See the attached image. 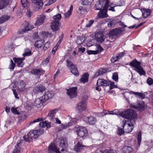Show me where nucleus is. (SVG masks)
I'll use <instances>...</instances> for the list:
<instances>
[{
    "label": "nucleus",
    "mask_w": 153,
    "mask_h": 153,
    "mask_svg": "<svg viewBox=\"0 0 153 153\" xmlns=\"http://www.w3.org/2000/svg\"><path fill=\"white\" fill-rule=\"evenodd\" d=\"M94 21L93 20H91L89 21L88 24H86L85 26V27H90L93 23Z\"/></svg>",
    "instance_id": "4d7b16f0"
},
{
    "label": "nucleus",
    "mask_w": 153,
    "mask_h": 153,
    "mask_svg": "<svg viewBox=\"0 0 153 153\" xmlns=\"http://www.w3.org/2000/svg\"><path fill=\"white\" fill-rule=\"evenodd\" d=\"M45 71L42 68H33L31 69L30 73L31 74L36 76L39 77L45 73Z\"/></svg>",
    "instance_id": "9d476101"
},
{
    "label": "nucleus",
    "mask_w": 153,
    "mask_h": 153,
    "mask_svg": "<svg viewBox=\"0 0 153 153\" xmlns=\"http://www.w3.org/2000/svg\"><path fill=\"white\" fill-rule=\"evenodd\" d=\"M130 106L131 108L139 110H143L144 108V103L143 101L138 102L136 104H131L130 105Z\"/></svg>",
    "instance_id": "f8f14e48"
},
{
    "label": "nucleus",
    "mask_w": 153,
    "mask_h": 153,
    "mask_svg": "<svg viewBox=\"0 0 153 153\" xmlns=\"http://www.w3.org/2000/svg\"><path fill=\"white\" fill-rule=\"evenodd\" d=\"M45 19V16H44L38 18L36 22L35 23V25L36 26H39L42 24L44 22Z\"/></svg>",
    "instance_id": "a878e982"
},
{
    "label": "nucleus",
    "mask_w": 153,
    "mask_h": 153,
    "mask_svg": "<svg viewBox=\"0 0 153 153\" xmlns=\"http://www.w3.org/2000/svg\"><path fill=\"white\" fill-rule=\"evenodd\" d=\"M124 132H125L121 128H119L118 130L117 134L120 136L122 135Z\"/></svg>",
    "instance_id": "5fc2aeb1"
},
{
    "label": "nucleus",
    "mask_w": 153,
    "mask_h": 153,
    "mask_svg": "<svg viewBox=\"0 0 153 153\" xmlns=\"http://www.w3.org/2000/svg\"><path fill=\"white\" fill-rule=\"evenodd\" d=\"M103 153H117V152L114 150L107 149L105 150Z\"/></svg>",
    "instance_id": "49530a36"
},
{
    "label": "nucleus",
    "mask_w": 153,
    "mask_h": 153,
    "mask_svg": "<svg viewBox=\"0 0 153 153\" xmlns=\"http://www.w3.org/2000/svg\"><path fill=\"white\" fill-rule=\"evenodd\" d=\"M118 73L117 72H115L113 74L112 79L114 80L115 82H118Z\"/></svg>",
    "instance_id": "79ce46f5"
},
{
    "label": "nucleus",
    "mask_w": 153,
    "mask_h": 153,
    "mask_svg": "<svg viewBox=\"0 0 153 153\" xmlns=\"http://www.w3.org/2000/svg\"><path fill=\"white\" fill-rule=\"evenodd\" d=\"M76 131L77 135L81 137H83L85 135H86L87 131L85 127L82 126H78L76 127Z\"/></svg>",
    "instance_id": "6e6552de"
},
{
    "label": "nucleus",
    "mask_w": 153,
    "mask_h": 153,
    "mask_svg": "<svg viewBox=\"0 0 153 153\" xmlns=\"http://www.w3.org/2000/svg\"><path fill=\"white\" fill-rule=\"evenodd\" d=\"M54 95V92L52 91H45L43 95L42 96L44 99V100L45 101L49 99L52 98Z\"/></svg>",
    "instance_id": "4468645a"
},
{
    "label": "nucleus",
    "mask_w": 153,
    "mask_h": 153,
    "mask_svg": "<svg viewBox=\"0 0 153 153\" xmlns=\"http://www.w3.org/2000/svg\"><path fill=\"white\" fill-rule=\"evenodd\" d=\"M71 123H68V125L67 124L65 125H62L61 127L62 128H65L69 126H70L71 125Z\"/></svg>",
    "instance_id": "0e129e2a"
},
{
    "label": "nucleus",
    "mask_w": 153,
    "mask_h": 153,
    "mask_svg": "<svg viewBox=\"0 0 153 153\" xmlns=\"http://www.w3.org/2000/svg\"><path fill=\"white\" fill-rule=\"evenodd\" d=\"M97 47L98 49L97 51L88 50L87 51V53L88 54L90 55L91 54H98L100 52V53L101 51H103L104 50L101 47V45L98 44L97 45Z\"/></svg>",
    "instance_id": "2eb2a0df"
},
{
    "label": "nucleus",
    "mask_w": 153,
    "mask_h": 153,
    "mask_svg": "<svg viewBox=\"0 0 153 153\" xmlns=\"http://www.w3.org/2000/svg\"><path fill=\"white\" fill-rule=\"evenodd\" d=\"M123 55V53L122 52L118 54H116V56L117 59H120L121 57H122Z\"/></svg>",
    "instance_id": "13d9d810"
},
{
    "label": "nucleus",
    "mask_w": 153,
    "mask_h": 153,
    "mask_svg": "<svg viewBox=\"0 0 153 153\" xmlns=\"http://www.w3.org/2000/svg\"><path fill=\"white\" fill-rule=\"evenodd\" d=\"M71 73L76 76L79 75V73L78 72L77 67L75 65H73L72 68H70Z\"/></svg>",
    "instance_id": "cd10ccee"
},
{
    "label": "nucleus",
    "mask_w": 153,
    "mask_h": 153,
    "mask_svg": "<svg viewBox=\"0 0 153 153\" xmlns=\"http://www.w3.org/2000/svg\"><path fill=\"white\" fill-rule=\"evenodd\" d=\"M127 27L126 25H124V27L116 28L110 32V35L114 38L117 37L118 35L121 34L125 31L124 28Z\"/></svg>",
    "instance_id": "0eeeda50"
},
{
    "label": "nucleus",
    "mask_w": 153,
    "mask_h": 153,
    "mask_svg": "<svg viewBox=\"0 0 153 153\" xmlns=\"http://www.w3.org/2000/svg\"><path fill=\"white\" fill-rule=\"evenodd\" d=\"M108 9H106L105 10V9H102L100 11L98 12V16L99 18L100 19H102L105 18H106L108 17V15L107 14V11Z\"/></svg>",
    "instance_id": "aec40b11"
},
{
    "label": "nucleus",
    "mask_w": 153,
    "mask_h": 153,
    "mask_svg": "<svg viewBox=\"0 0 153 153\" xmlns=\"http://www.w3.org/2000/svg\"><path fill=\"white\" fill-rule=\"evenodd\" d=\"M106 71V70L104 68H100L94 74V76L96 77L99 75L103 74H105Z\"/></svg>",
    "instance_id": "c85d7f7f"
},
{
    "label": "nucleus",
    "mask_w": 153,
    "mask_h": 153,
    "mask_svg": "<svg viewBox=\"0 0 153 153\" xmlns=\"http://www.w3.org/2000/svg\"><path fill=\"white\" fill-rule=\"evenodd\" d=\"M27 0H21V3L23 7H25L27 6Z\"/></svg>",
    "instance_id": "6e6d98bb"
},
{
    "label": "nucleus",
    "mask_w": 153,
    "mask_h": 153,
    "mask_svg": "<svg viewBox=\"0 0 153 153\" xmlns=\"http://www.w3.org/2000/svg\"><path fill=\"white\" fill-rule=\"evenodd\" d=\"M117 22V21L113 19H111V20L108 23V26L109 27L112 26L114 27L115 24Z\"/></svg>",
    "instance_id": "ea45409f"
},
{
    "label": "nucleus",
    "mask_w": 153,
    "mask_h": 153,
    "mask_svg": "<svg viewBox=\"0 0 153 153\" xmlns=\"http://www.w3.org/2000/svg\"><path fill=\"white\" fill-rule=\"evenodd\" d=\"M46 89L45 86L40 85L36 86L33 88V93L34 94H38L42 92Z\"/></svg>",
    "instance_id": "9b49d317"
},
{
    "label": "nucleus",
    "mask_w": 153,
    "mask_h": 153,
    "mask_svg": "<svg viewBox=\"0 0 153 153\" xmlns=\"http://www.w3.org/2000/svg\"><path fill=\"white\" fill-rule=\"evenodd\" d=\"M120 116L126 119H130V123L131 122L135 123V118L136 116L135 111L131 109H127L126 111L120 113Z\"/></svg>",
    "instance_id": "7ed1b4c3"
},
{
    "label": "nucleus",
    "mask_w": 153,
    "mask_h": 153,
    "mask_svg": "<svg viewBox=\"0 0 153 153\" xmlns=\"http://www.w3.org/2000/svg\"><path fill=\"white\" fill-rule=\"evenodd\" d=\"M139 96L142 99H143L145 98V95L144 94L140 93Z\"/></svg>",
    "instance_id": "338daca9"
},
{
    "label": "nucleus",
    "mask_w": 153,
    "mask_h": 153,
    "mask_svg": "<svg viewBox=\"0 0 153 153\" xmlns=\"http://www.w3.org/2000/svg\"><path fill=\"white\" fill-rule=\"evenodd\" d=\"M58 109L56 108L51 110L49 112L48 115V117L51 120H53L55 118V115Z\"/></svg>",
    "instance_id": "393cba45"
},
{
    "label": "nucleus",
    "mask_w": 153,
    "mask_h": 153,
    "mask_svg": "<svg viewBox=\"0 0 153 153\" xmlns=\"http://www.w3.org/2000/svg\"><path fill=\"white\" fill-rule=\"evenodd\" d=\"M33 3H34L37 5L42 7L43 4V2L42 0H32Z\"/></svg>",
    "instance_id": "c9c22d12"
},
{
    "label": "nucleus",
    "mask_w": 153,
    "mask_h": 153,
    "mask_svg": "<svg viewBox=\"0 0 153 153\" xmlns=\"http://www.w3.org/2000/svg\"><path fill=\"white\" fill-rule=\"evenodd\" d=\"M33 27L32 26L29 24H28L27 26L24 28V32L31 30Z\"/></svg>",
    "instance_id": "c03bdc74"
},
{
    "label": "nucleus",
    "mask_w": 153,
    "mask_h": 153,
    "mask_svg": "<svg viewBox=\"0 0 153 153\" xmlns=\"http://www.w3.org/2000/svg\"><path fill=\"white\" fill-rule=\"evenodd\" d=\"M84 41V40L83 41H82L81 38L78 39L76 41V43L77 44L80 45L82 44Z\"/></svg>",
    "instance_id": "680f3d73"
},
{
    "label": "nucleus",
    "mask_w": 153,
    "mask_h": 153,
    "mask_svg": "<svg viewBox=\"0 0 153 153\" xmlns=\"http://www.w3.org/2000/svg\"><path fill=\"white\" fill-rule=\"evenodd\" d=\"M45 101L44 100V99L42 97L40 98H38L36 99L33 105L36 107L39 108L41 106L43 103Z\"/></svg>",
    "instance_id": "dca6fc26"
},
{
    "label": "nucleus",
    "mask_w": 153,
    "mask_h": 153,
    "mask_svg": "<svg viewBox=\"0 0 153 153\" xmlns=\"http://www.w3.org/2000/svg\"><path fill=\"white\" fill-rule=\"evenodd\" d=\"M95 36L96 37L97 41L100 43H101L103 42L105 38V36L102 33H99L96 34Z\"/></svg>",
    "instance_id": "412c9836"
},
{
    "label": "nucleus",
    "mask_w": 153,
    "mask_h": 153,
    "mask_svg": "<svg viewBox=\"0 0 153 153\" xmlns=\"http://www.w3.org/2000/svg\"><path fill=\"white\" fill-rule=\"evenodd\" d=\"M84 147H85V146L82 144L81 142L79 141L74 146V149L76 152H78L83 149Z\"/></svg>",
    "instance_id": "5701e85b"
},
{
    "label": "nucleus",
    "mask_w": 153,
    "mask_h": 153,
    "mask_svg": "<svg viewBox=\"0 0 153 153\" xmlns=\"http://www.w3.org/2000/svg\"><path fill=\"white\" fill-rule=\"evenodd\" d=\"M130 65L134 68V70L138 73L140 76H145L146 73L143 68L140 65V62L135 59L133 60L130 63Z\"/></svg>",
    "instance_id": "20e7f679"
},
{
    "label": "nucleus",
    "mask_w": 153,
    "mask_h": 153,
    "mask_svg": "<svg viewBox=\"0 0 153 153\" xmlns=\"http://www.w3.org/2000/svg\"><path fill=\"white\" fill-rule=\"evenodd\" d=\"M81 4L83 5H88L91 4L94 0H81Z\"/></svg>",
    "instance_id": "58836bf2"
},
{
    "label": "nucleus",
    "mask_w": 153,
    "mask_h": 153,
    "mask_svg": "<svg viewBox=\"0 0 153 153\" xmlns=\"http://www.w3.org/2000/svg\"><path fill=\"white\" fill-rule=\"evenodd\" d=\"M77 13L81 14H84L87 12V8L86 7L80 6L77 11Z\"/></svg>",
    "instance_id": "bb28decb"
},
{
    "label": "nucleus",
    "mask_w": 153,
    "mask_h": 153,
    "mask_svg": "<svg viewBox=\"0 0 153 153\" xmlns=\"http://www.w3.org/2000/svg\"><path fill=\"white\" fill-rule=\"evenodd\" d=\"M43 120L42 118H37V119L34 120L33 121L31 122L30 123V124H33L35 123L36 122H39L42 120Z\"/></svg>",
    "instance_id": "603ef678"
},
{
    "label": "nucleus",
    "mask_w": 153,
    "mask_h": 153,
    "mask_svg": "<svg viewBox=\"0 0 153 153\" xmlns=\"http://www.w3.org/2000/svg\"><path fill=\"white\" fill-rule=\"evenodd\" d=\"M32 54L31 51L28 48H25V53H23L22 55L24 57L27 56H30Z\"/></svg>",
    "instance_id": "4c0bfd02"
},
{
    "label": "nucleus",
    "mask_w": 153,
    "mask_h": 153,
    "mask_svg": "<svg viewBox=\"0 0 153 153\" xmlns=\"http://www.w3.org/2000/svg\"><path fill=\"white\" fill-rule=\"evenodd\" d=\"M97 86H107L109 85V82L106 80L103 79H98Z\"/></svg>",
    "instance_id": "f3484780"
},
{
    "label": "nucleus",
    "mask_w": 153,
    "mask_h": 153,
    "mask_svg": "<svg viewBox=\"0 0 153 153\" xmlns=\"http://www.w3.org/2000/svg\"><path fill=\"white\" fill-rule=\"evenodd\" d=\"M123 150L124 153H130L132 150V148L130 146H125L123 148Z\"/></svg>",
    "instance_id": "f704fd0d"
},
{
    "label": "nucleus",
    "mask_w": 153,
    "mask_h": 153,
    "mask_svg": "<svg viewBox=\"0 0 153 153\" xmlns=\"http://www.w3.org/2000/svg\"><path fill=\"white\" fill-rule=\"evenodd\" d=\"M108 1H105V0H99L95 4L94 8L96 10H100L108 9Z\"/></svg>",
    "instance_id": "39448f33"
},
{
    "label": "nucleus",
    "mask_w": 153,
    "mask_h": 153,
    "mask_svg": "<svg viewBox=\"0 0 153 153\" xmlns=\"http://www.w3.org/2000/svg\"><path fill=\"white\" fill-rule=\"evenodd\" d=\"M26 84L25 82L22 80H21L19 83V89L21 91H24L25 89V88Z\"/></svg>",
    "instance_id": "e433bc0d"
},
{
    "label": "nucleus",
    "mask_w": 153,
    "mask_h": 153,
    "mask_svg": "<svg viewBox=\"0 0 153 153\" xmlns=\"http://www.w3.org/2000/svg\"><path fill=\"white\" fill-rule=\"evenodd\" d=\"M21 143H18L15 146V149L12 153H20L21 149Z\"/></svg>",
    "instance_id": "473e14b6"
},
{
    "label": "nucleus",
    "mask_w": 153,
    "mask_h": 153,
    "mask_svg": "<svg viewBox=\"0 0 153 153\" xmlns=\"http://www.w3.org/2000/svg\"><path fill=\"white\" fill-rule=\"evenodd\" d=\"M11 63L10 65L9 68L11 70L13 71L14 69L15 66V64L14 63L13 61L11 59H10Z\"/></svg>",
    "instance_id": "a18cd8bd"
},
{
    "label": "nucleus",
    "mask_w": 153,
    "mask_h": 153,
    "mask_svg": "<svg viewBox=\"0 0 153 153\" xmlns=\"http://www.w3.org/2000/svg\"><path fill=\"white\" fill-rule=\"evenodd\" d=\"M121 112H120V111L119 109H115L114 110V114L118 115L120 116V113Z\"/></svg>",
    "instance_id": "052dcab7"
},
{
    "label": "nucleus",
    "mask_w": 153,
    "mask_h": 153,
    "mask_svg": "<svg viewBox=\"0 0 153 153\" xmlns=\"http://www.w3.org/2000/svg\"><path fill=\"white\" fill-rule=\"evenodd\" d=\"M25 59L24 57L22 58H17L14 57L13 59L14 62L17 64V66L19 67H22L23 66L24 64L23 61Z\"/></svg>",
    "instance_id": "a211bd4d"
},
{
    "label": "nucleus",
    "mask_w": 153,
    "mask_h": 153,
    "mask_svg": "<svg viewBox=\"0 0 153 153\" xmlns=\"http://www.w3.org/2000/svg\"><path fill=\"white\" fill-rule=\"evenodd\" d=\"M84 120H87L89 124L94 125L97 121L96 119L93 116H91L90 117H88L86 116H84Z\"/></svg>",
    "instance_id": "6ab92c4d"
},
{
    "label": "nucleus",
    "mask_w": 153,
    "mask_h": 153,
    "mask_svg": "<svg viewBox=\"0 0 153 153\" xmlns=\"http://www.w3.org/2000/svg\"><path fill=\"white\" fill-rule=\"evenodd\" d=\"M59 22L54 21L51 23V28L53 31L56 32L59 30Z\"/></svg>",
    "instance_id": "4be33fe9"
},
{
    "label": "nucleus",
    "mask_w": 153,
    "mask_h": 153,
    "mask_svg": "<svg viewBox=\"0 0 153 153\" xmlns=\"http://www.w3.org/2000/svg\"><path fill=\"white\" fill-rule=\"evenodd\" d=\"M71 13L68 11L67 12L65 13L64 15L65 18H67L70 15H71Z\"/></svg>",
    "instance_id": "e2e57ef3"
},
{
    "label": "nucleus",
    "mask_w": 153,
    "mask_h": 153,
    "mask_svg": "<svg viewBox=\"0 0 153 153\" xmlns=\"http://www.w3.org/2000/svg\"><path fill=\"white\" fill-rule=\"evenodd\" d=\"M77 90L76 87L71 88L67 90L66 93L71 98H72L76 96Z\"/></svg>",
    "instance_id": "ddd939ff"
},
{
    "label": "nucleus",
    "mask_w": 153,
    "mask_h": 153,
    "mask_svg": "<svg viewBox=\"0 0 153 153\" xmlns=\"http://www.w3.org/2000/svg\"><path fill=\"white\" fill-rule=\"evenodd\" d=\"M137 140L138 141V146L139 147L140 145L141 141V132H139L138 133Z\"/></svg>",
    "instance_id": "a19ab883"
},
{
    "label": "nucleus",
    "mask_w": 153,
    "mask_h": 153,
    "mask_svg": "<svg viewBox=\"0 0 153 153\" xmlns=\"http://www.w3.org/2000/svg\"><path fill=\"white\" fill-rule=\"evenodd\" d=\"M89 74L88 73H85L83 75L82 77L80 79V82L85 83L87 82L88 81V78Z\"/></svg>",
    "instance_id": "c756f323"
},
{
    "label": "nucleus",
    "mask_w": 153,
    "mask_h": 153,
    "mask_svg": "<svg viewBox=\"0 0 153 153\" xmlns=\"http://www.w3.org/2000/svg\"><path fill=\"white\" fill-rule=\"evenodd\" d=\"M44 133V130L42 129L30 131L27 135L23 137V138L26 141L30 142L32 138H37Z\"/></svg>",
    "instance_id": "f03ea898"
},
{
    "label": "nucleus",
    "mask_w": 153,
    "mask_h": 153,
    "mask_svg": "<svg viewBox=\"0 0 153 153\" xmlns=\"http://www.w3.org/2000/svg\"><path fill=\"white\" fill-rule=\"evenodd\" d=\"M44 42V41L42 40L36 41L35 42L34 46L36 47L41 48Z\"/></svg>",
    "instance_id": "72a5a7b5"
},
{
    "label": "nucleus",
    "mask_w": 153,
    "mask_h": 153,
    "mask_svg": "<svg viewBox=\"0 0 153 153\" xmlns=\"http://www.w3.org/2000/svg\"><path fill=\"white\" fill-rule=\"evenodd\" d=\"M118 59H117V56H116L115 57H113L111 58V62H112L114 63Z\"/></svg>",
    "instance_id": "69168bd1"
},
{
    "label": "nucleus",
    "mask_w": 153,
    "mask_h": 153,
    "mask_svg": "<svg viewBox=\"0 0 153 153\" xmlns=\"http://www.w3.org/2000/svg\"><path fill=\"white\" fill-rule=\"evenodd\" d=\"M110 42L109 40H107L105 42V45H106L108 48L110 47Z\"/></svg>",
    "instance_id": "774afa93"
},
{
    "label": "nucleus",
    "mask_w": 153,
    "mask_h": 153,
    "mask_svg": "<svg viewBox=\"0 0 153 153\" xmlns=\"http://www.w3.org/2000/svg\"><path fill=\"white\" fill-rule=\"evenodd\" d=\"M12 90H13V94H14V95L15 96V98H17V99H19V98L18 96V94H17V92L16 91V90L15 89H12Z\"/></svg>",
    "instance_id": "bf43d9fd"
},
{
    "label": "nucleus",
    "mask_w": 153,
    "mask_h": 153,
    "mask_svg": "<svg viewBox=\"0 0 153 153\" xmlns=\"http://www.w3.org/2000/svg\"><path fill=\"white\" fill-rule=\"evenodd\" d=\"M88 97L87 96H83L82 98V101L78 103L77 108L79 112H82L86 109V101Z\"/></svg>",
    "instance_id": "423d86ee"
},
{
    "label": "nucleus",
    "mask_w": 153,
    "mask_h": 153,
    "mask_svg": "<svg viewBox=\"0 0 153 153\" xmlns=\"http://www.w3.org/2000/svg\"><path fill=\"white\" fill-rule=\"evenodd\" d=\"M110 85V89L111 90L114 88H117V87L115 85L114 82L111 81L109 82Z\"/></svg>",
    "instance_id": "09e8293b"
},
{
    "label": "nucleus",
    "mask_w": 153,
    "mask_h": 153,
    "mask_svg": "<svg viewBox=\"0 0 153 153\" xmlns=\"http://www.w3.org/2000/svg\"><path fill=\"white\" fill-rule=\"evenodd\" d=\"M8 3L7 0H0V10L6 7L8 5Z\"/></svg>",
    "instance_id": "7c9ffc66"
},
{
    "label": "nucleus",
    "mask_w": 153,
    "mask_h": 153,
    "mask_svg": "<svg viewBox=\"0 0 153 153\" xmlns=\"http://www.w3.org/2000/svg\"><path fill=\"white\" fill-rule=\"evenodd\" d=\"M132 122L130 123L131 124L129 123L128 121H126L125 123L123 126V129L124 131L125 132H130L133 128V125Z\"/></svg>",
    "instance_id": "1a4fd4ad"
},
{
    "label": "nucleus",
    "mask_w": 153,
    "mask_h": 153,
    "mask_svg": "<svg viewBox=\"0 0 153 153\" xmlns=\"http://www.w3.org/2000/svg\"><path fill=\"white\" fill-rule=\"evenodd\" d=\"M10 17L9 16L4 15L0 17V24H2L5 21L10 19Z\"/></svg>",
    "instance_id": "2f4dec72"
},
{
    "label": "nucleus",
    "mask_w": 153,
    "mask_h": 153,
    "mask_svg": "<svg viewBox=\"0 0 153 153\" xmlns=\"http://www.w3.org/2000/svg\"><path fill=\"white\" fill-rule=\"evenodd\" d=\"M67 64V67L69 69L70 68H72L73 65H75L73 64L72 62L71 61L68 60H66Z\"/></svg>",
    "instance_id": "de8ad7c7"
},
{
    "label": "nucleus",
    "mask_w": 153,
    "mask_h": 153,
    "mask_svg": "<svg viewBox=\"0 0 153 153\" xmlns=\"http://www.w3.org/2000/svg\"><path fill=\"white\" fill-rule=\"evenodd\" d=\"M49 44L50 43L48 42H47L45 44L43 48L44 50L45 51L49 47Z\"/></svg>",
    "instance_id": "3c124183"
},
{
    "label": "nucleus",
    "mask_w": 153,
    "mask_h": 153,
    "mask_svg": "<svg viewBox=\"0 0 153 153\" xmlns=\"http://www.w3.org/2000/svg\"><path fill=\"white\" fill-rule=\"evenodd\" d=\"M61 18V16L60 14H58L57 15L54 16L53 17L54 21H59L60 20Z\"/></svg>",
    "instance_id": "37998d69"
},
{
    "label": "nucleus",
    "mask_w": 153,
    "mask_h": 153,
    "mask_svg": "<svg viewBox=\"0 0 153 153\" xmlns=\"http://www.w3.org/2000/svg\"><path fill=\"white\" fill-rule=\"evenodd\" d=\"M11 111L13 114H19V113L18 111L14 107L12 108H11Z\"/></svg>",
    "instance_id": "864d4df0"
},
{
    "label": "nucleus",
    "mask_w": 153,
    "mask_h": 153,
    "mask_svg": "<svg viewBox=\"0 0 153 153\" xmlns=\"http://www.w3.org/2000/svg\"><path fill=\"white\" fill-rule=\"evenodd\" d=\"M147 83L150 85L153 84V79L150 77H149L147 80Z\"/></svg>",
    "instance_id": "8fccbe9b"
},
{
    "label": "nucleus",
    "mask_w": 153,
    "mask_h": 153,
    "mask_svg": "<svg viewBox=\"0 0 153 153\" xmlns=\"http://www.w3.org/2000/svg\"><path fill=\"white\" fill-rule=\"evenodd\" d=\"M56 145L53 143L50 144L48 147V151L50 152H54L56 153H61L59 149L57 148V146L61 148H66L68 147V144L66 139L64 137H61L56 139Z\"/></svg>",
    "instance_id": "f257e3e1"
},
{
    "label": "nucleus",
    "mask_w": 153,
    "mask_h": 153,
    "mask_svg": "<svg viewBox=\"0 0 153 153\" xmlns=\"http://www.w3.org/2000/svg\"><path fill=\"white\" fill-rule=\"evenodd\" d=\"M142 14V16L144 18H146L148 16L150 15L151 11L149 9H147L145 8H143L141 10Z\"/></svg>",
    "instance_id": "b1692460"
}]
</instances>
